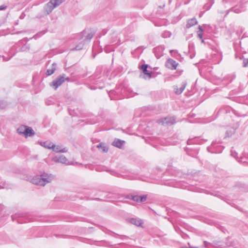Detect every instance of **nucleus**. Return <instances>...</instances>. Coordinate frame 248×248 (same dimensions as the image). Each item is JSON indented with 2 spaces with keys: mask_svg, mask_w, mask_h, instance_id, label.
Segmentation results:
<instances>
[{
  "mask_svg": "<svg viewBox=\"0 0 248 248\" xmlns=\"http://www.w3.org/2000/svg\"><path fill=\"white\" fill-rule=\"evenodd\" d=\"M64 0H51L45 6L44 10L47 14L50 13L57 6L60 5Z\"/></svg>",
  "mask_w": 248,
  "mask_h": 248,
  "instance_id": "4",
  "label": "nucleus"
},
{
  "mask_svg": "<svg viewBox=\"0 0 248 248\" xmlns=\"http://www.w3.org/2000/svg\"><path fill=\"white\" fill-rule=\"evenodd\" d=\"M147 199V195H134L133 197H131V200L137 202H145Z\"/></svg>",
  "mask_w": 248,
  "mask_h": 248,
  "instance_id": "12",
  "label": "nucleus"
},
{
  "mask_svg": "<svg viewBox=\"0 0 248 248\" xmlns=\"http://www.w3.org/2000/svg\"><path fill=\"white\" fill-rule=\"evenodd\" d=\"M139 67L141 70L142 72V73H141L140 75V78L145 79H149L151 78L152 72L151 71L148 70V68H150V70H151L152 68L149 65L147 64H143L140 66H139Z\"/></svg>",
  "mask_w": 248,
  "mask_h": 248,
  "instance_id": "5",
  "label": "nucleus"
},
{
  "mask_svg": "<svg viewBox=\"0 0 248 248\" xmlns=\"http://www.w3.org/2000/svg\"><path fill=\"white\" fill-rule=\"evenodd\" d=\"M23 32V31H21L17 32V33H20V32Z\"/></svg>",
  "mask_w": 248,
  "mask_h": 248,
  "instance_id": "45",
  "label": "nucleus"
},
{
  "mask_svg": "<svg viewBox=\"0 0 248 248\" xmlns=\"http://www.w3.org/2000/svg\"><path fill=\"white\" fill-rule=\"evenodd\" d=\"M173 52H176V50H170V53H171V54H172Z\"/></svg>",
  "mask_w": 248,
  "mask_h": 248,
  "instance_id": "39",
  "label": "nucleus"
},
{
  "mask_svg": "<svg viewBox=\"0 0 248 248\" xmlns=\"http://www.w3.org/2000/svg\"><path fill=\"white\" fill-rule=\"evenodd\" d=\"M110 173H111V174H112V175H114L115 172H114V171H111L110 172Z\"/></svg>",
  "mask_w": 248,
  "mask_h": 248,
  "instance_id": "41",
  "label": "nucleus"
},
{
  "mask_svg": "<svg viewBox=\"0 0 248 248\" xmlns=\"http://www.w3.org/2000/svg\"><path fill=\"white\" fill-rule=\"evenodd\" d=\"M6 5H2L0 6V10H5L7 8Z\"/></svg>",
  "mask_w": 248,
  "mask_h": 248,
  "instance_id": "32",
  "label": "nucleus"
},
{
  "mask_svg": "<svg viewBox=\"0 0 248 248\" xmlns=\"http://www.w3.org/2000/svg\"><path fill=\"white\" fill-rule=\"evenodd\" d=\"M178 63L172 59H169L166 62V66L171 70L176 69Z\"/></svg>",
  "mask_w": 248,
  "mask_h": 248,
  "instance_id": "8",
  "label": "nucleus"
},
{
  "mask_svg": "<svg viewBox=\"0 0 248 248\" xmlns=\"http://www.w3.org/2000/svg\"><path fill=\"white\" fill-rule=\"evenodd\" d=\"M198 36L202 40V32H198Z\"/></svg>",
  "mask_w": 248,
  "mask_h": 248,
  "instance_id": "33",
  "label": "nucleus"
},
{
  "mask_svg": "<svg viewBox=\"0 0 248 248\" xmlns=\"http://www.w3.org/2000/svg\"><path fill=\"white\" fill-rule=\"evenodd\" d=\"M52 150L57 153H65L67 151L66 148H62L61 145H55L54 144H53Z\"/></svg>",
  "mask_w": 248,
  "mask_h": 248,
  "instance_id": "11",
  "label": "nucleus"
},
{
  "mask_svg": "<svg viewBox=\"0 0 248 248\" xmlns=\"http://www.w3.org/2000/svg\"><path fill=\"white\" fill-rule=\"evenodd\" d=\"M52 160L56 163L68 164L67 159L63 155L56 156L53 158Z\"/></svg>",
  "mask_w": 248,
  "mask_h": 248,
  "instance_id": "7",
  "label": "nucleus"
},
{
  "mask_svg": "<svg viewBox=\"0 0 248 248\" xmlns=\"http://www.w3.org/2000/svg\"><path fill=\"white\" fill-rule=\"evenodd\" d=\"M124 141L119 139H115L112 142V145L119 148H121L124 143Z\"/></svg>",
  "mask_w": 248,
  "mask_h": 248,
  "instance_id": "14",
  "label": "nucleus"
},
{
  "mask_svg": "<svg viewBox=\"0 0 248 248\" xmlns=\"http://www.w3.org/2000/svg\"><path fill=\"white\" fill-rule=\"evenodd\" d=\"M70 78L66 77L64 74H62L59 76L55 80L50 83V86L56 90L59 86H60L65 81H69Z\"/></svg>",
  "mask_w": 248,
  "mask_h": 248,
  "instance_id": "3",
  "label": "nucleus"
},
{
  "mask_svg": "<svg viewBox=\"0 0 248 248\" xmlns=\"http://www.w3.org/2000/svg\"><path fill=\"white\" fill-rule=\"evenodd\" d=\"M198 29H199L198 32H202L203 30H202V27L201 26H199Z\"/></svg>",
  "mask_w": 248,
  "mask_h": 248,
  "instance_id": "36",
  "label": "nucleus"
},
{
  "mask_svg": "<svg viewBox=\"0 0 248 248\" xmlns=\"http://www.w3.org/2000/svg\"><path fill=\"white\" fill-rule=\"evenodd\" d=\"M40 145L46 148L52 149V147L53 146V144L51 142L49 141H46L45 142H39Z\"/></svg>",
  "mask_w": 248,
  "mask_h": 248,
  "instance_id": "19",
  "label": "nucleus"
},
{
  "mask_svg": "<svg viewBox=\"0 0 248 248\" xmlns=\"http://www.w3.org/2000/svg\"><path fill=\"white\" fill-rule=\"evenodd\" d=\"M14 46H13V47L11 48V50H12L14 49Z\"/></svg>",
  "mask_w": 248,
  "mask_h": 248,
  "instance_id": "44",
  "label": "nucleus"
},
{
  "mask_svg": "<svg viewBox=\"0 0 248 248\" xmlns=\"http://www.w3.org/2000/svg\"><path fill=\"white\" fill-rule=\"evenodd\" d=\"M96 33V31L93 29H87L83 30L79 34L80 39L83 40L87 43H89Z\"/></svg>",
  "mask_w": 248,
  "mask_h": 248,
  "instance_id": "2",
  "label": "nucleus"
},
{
  "mask_svg": "<svg viewBox=\"0 0 248 248\" xmlns=\"http://www.w3.org/2000/svg\"><path fill=\"white\" fill-rule=\"evenodd\" d=\"M133 196L134 195H128L126 196L125 199H131V197H133Z\"/></svg>",
  "mask_w": 248,
  "mask_h": 248,
  "instance_id": "34",
  "label": "nucleus"
},
{
  "mask_svg": "<svg viewBox=\"0 0 248 248\" xmlns=\"http://www.w3.org/2000/svg\"><path fill=\"white\" fill-rule=\"evenodd\" d=\"M57 64L55 62H53L52 64L51 68L47 70L46 74L47 76H50L53 74L56 69Z\"/></svg>",
  "mask_w": 248,
  "mask_h": 248,
  "instance_id": "18",
  "label": "nucleus"
},
{
  "mask_svg": "<svg viewBox=\"0 0 248 248\" xmlns=\"http://www.w3.org/2000/svg\"><path fill=\"white\" fill-rule=\"evenodd\" d=\"M237 153L235 151H233L232 150L231 151V155L234 158L236 157Z\"/></svg>",
  "mask_w": 248,
  "mask_h": 248,
  "instance_id": "31",
  "label": "nucleus"
},
{
  "mask_svg": "<svg viewBox=\"0 0 248 248\" xmlns=\"http://www.w3.org/2000/svg\"><path fill=\"white\" fill-rule=\"evenodd\" d=\"M235 133V129L232 127H230L227 130L226 132V137H230Z\"/></svg>",
  "mask_w": 248,
  "mask_h": 248,
  "instance_id": "21",
  "label": "nucleus"
},
{
  "mask_svg": "<svg viewBox=\"0 0 248 248\" xmlns=\"http://www.w3.org/2000/svg\"><path fill=\"white\" fill-rule=\"evenodd\" d=\"M53 178L51 174L44 173L40 176H36L31 179V183L33 184L44 186L46 184L51 182Z\"/></svg>",
  "mask_w": 248,
  "mask_h": 248,
  "instance_id": "1",
  "label": "nucleus"
},
{
  "mask_svg": "<svg viewBox=\"0 0 248 248\" xmlns=\"http://www.w3.org/2000/svg\"><path fill=\"white\" fill-rule=\"evenodd\" d=\"M171 33L170 31H166L162 34V36L164 38L170 37Z\"/></svg>",
  "mask_w": 248,
  "mask_h": 248,
  "instance_id": "27",
  "label": "nucleus"
},
{
  "mask_svg": "<svg viewBox=\"0 0 248 248\" xmlns=\"http://www.w3.org/2000/svg\"><path fill=\"white\" fill-rule=\"evenodd\" d=\"M156 122L163 125H170L175 123L174 117H167L157 120Z\"/></svg>",
  "mask_w": 248,
  "mask_h": 248,
  "instance_id": "6",
  "label": "nucleus"
},
{
  "mask_svg": "<svg viewBox=\"0 0 248 248\" xmlns=\"http://www.w3.org/2000/svg\"><path fill=\"white\" fill-rule=\"evenodd\" d=\"M187 85V82L186 81H184L182 83L181 86L180 88H178L177 86L174 87V93L176 94H180L182 93L183 91L185 90L186 86Z\"/></svg>",
  "mask_w": 248,
  "mask_h": 248,
  "instance_id": "9",
  "label": "nucleus"
},
{
  "mask_svg": "<svg viewBox=\"0 0 248 248\" xmlns=\"http://www.w3.org/2000/svg\"><path fill=\"white\" fill-rule=\"evenodd\" d=\"M96 200H100V199H99V198L96 199Z\"/></svg>",
  "mask_w": 248,
  "mask_h": 248,
  "instance_id": "46",
  "label": "nucleus"
},
{
  "mask_svg": "<svg viewBox=\"0 0 248 248\" xmlns=\"http://www.w3.org/2000/svg\"><path fill=\"white\" fill-rule=\"evenodd\" d=\"M16 54V52H15L13 55H12L8 59L6 58L5 57H3V61H7L9 60H10L11 58H12Z\"/></svg>",
  "mask_w": 248,
  "mask_h": 248,
  "instance_id": "29",
  "label": "nucleus"
},
{
  "mask_svg": "<svg viewBox=\"0 0 248 248\" xmlns=\"http://www.w3.org/2000/svg\"><path fill=\"white\" fill-rule=\"evenodd\" d=\"M87 43L83 40H80V42L76 45V47L72 49L73 50H80L83 49L84 46Z\"/></svg>",
  "mask_w": 248,
  "mask_h": 248,
  "instance_id": "15",
  "label": "nucleus"
},
{
  "mask_svg": "<svg viewBox=\"0 0 248 248\" xmlns=\"http://www.w3.org/2000/svg\"><path fill=\"white\" fill-rule=\"evenodd\" d=\"M202 42L204 44H207L208 42L205 41V39H202Z\"/></svg>",
  "mask_w": 248,
  "mask_h": 248,
  "instance_id": "37",
  "label": "nucleus"
},
{
  "mask_svg": "<svg viewBox=\"0 0 248 248\" xmlns=\"http://www.w3.org/2000/svg\"><path fill=\"white\" fill-rule=\"evenodd\" d=\"M24 18V16L23 15H21L20 16V18L21 19H22Z\"/></svg>",
  "mask_w": 248,
  "mask_h": 248,
  "instance_id": "40",
  "label": "nucleus"
},
{
  "mask_svg": "<svg viewBox=\"0 0 248 248\" xmlns=\"http://www.w3.org/2000/svg\"><path fill=\"white\" fill-rule=\"evenodd\" d=\"M203 243H204V246L205 248H207L208 245L209 244H210V243L207 241H204Z\"/></svg>",
  "mask_w": 248,
  "mask_h": 248,
  "instance_id": "35",
  "label": "nucleus"
},
{
  "mask_svg": "<svg viewBox=\"0 0 248 248\" xmlns=\"http://www.w3.org/2000/svg\"><path fill=\"white\" fill-rule=\"evenodd\" d=\"M26 126L21 125L17 129V130H16L17 132L19 135H23L24 136L25 133L24 131L26 130Z\"/></svg>",
  "mask_w": 248,
  "mask_h": 248,
  "instance_id": "22",
  "label": "nucleus"
},
{
  "mask_svg": "<svg viewBox=\"0 0 248 248\" xmlns=\"http://www.w3.org/2000/svg\"><path fill=\"white\" fill-rule=\"evenodd\" d=\"M244 66H248V59L244 60Z\"/></svg>",
  "mask_w": 248,
  "mask_h": 248,
  "instance_id": "30",
  "label": "nucleus"
},
{
  "mask_svg": "<svg viewBox=\"0 0 248 248\" xmlns=\"http://www.w3.org/2000/svg\"><path fill=\"white\" fill-rule=\"evenodd\" d=\"M182 248H189V247H187L186 246H183Z\"/></svg>",
  "mask_w": 248,
  "mask_h": 248,
  "instance_id": "43",
  "label": "nucleus"
},
{
  "mask_svg": "<svg viewBox=\"0 0 248 248\" xmlns=\"http://www.w3.org/2000/svg\"><path fill=\"white\" fill-rule=\"evenodd\" d=\"M130 222L137 226H140L142 224V222L140 219L134 218L130 219Z\"/></svg>",
  "mask_w": 248,
  "mask_h": 248,
  "instance_id": "20",
  "label": "nucleus"
},
{
  "mask_svg": "<svg viewBox=\"0 0 248 248\" xmlns=\"http://www.w3.org/2000/svg\"><path fill=\"white\" fill-rule=\"evenodd\" d=\"M97 147L98 149L102 150V152L104 153H106L108 151V149L105 146V144L103 143L98 144L97 145Z\"/></svg>",
  "mask_w": 248,
  "mask_h": 248,
  "instance_id": "23",
  "label": "nucleus"
},
{
  "mask_svg": "<svg viewBox=\"0 0 248 248\" xmlns=\"http://www.w3.org/2000/svg\"><path fill=\"white\" fill-rule=\"evenodd\" d=\"M189 248H198V247H191V246H190V247H189Z\"/></svg>",
  "mask_w": 248,
  "mask_h": 248,
  "instance_id": "42",
  "label": "nucleus"
},
{
  "mask_svg": "<svg viewBox=\"0 0 248 248\" xmlns=\"http://www.w3.org/2000/svg\"><path fill=\"white\" fill-rule=\"evenodd\" d=\"M214 3V0H209V2L205 5V7L209 9Z\"/></svg>",
  "mask_w": 248,
  "mask_h": 248,
  "instance_id": "26",
  "label": "nucleus"
},
{
  "mask_svg": "<svg viewBox=\"0 0 248 248\" xmlns=\"http://www.w3.org/2000/svg\"><path fill=\"white\" fill-rule=\"evenodd\" d=\"M7 105V103L4 101H0V109H2L5 108Z\"/></svg>",
  "mask_w": 248,
  "mask_h": 248,
  "instance_id": "25",
  "label": "nucleus"
},
{
  "mask_svg": "<svg viewBox=\"0 0 248 248\" xmlns=\"http://www.w3.org/2000/svg\"><path fill=\"white\" fill-rule=\"evenodd\" d=\"M244 7V3L241 1L239 5H236L232 7L230 11H232L235 13L238 14L242 11V9Z\"/></svg>",
  "mask_w": 248,
  "mask_h": 248,
  "instance_id": "10",
  "label": "nucleus"
},
{
  "mask_svg": "<svg viewBox=\"0 0 248 248\" xmlns=\"http://www.w3.org/2000/svg\"><path fill=\"white\" fill-rule=\"evenodd\" d=\"M24 132H25L24 135L25 138L32 137L35 135V132L32 128L27 126H26V130Z\"/></svg>",
  "mask_w": 248,
  "mask_h": 248,
  "instance_id": "13",
  "label": "nucleus"
},
{
  "mask_svg": "<svg viewBox=\"0 0 248 248\" xmlns=\"http://www.w3.org/2000/svg\"><path fill=\"white\" fill-rule=\"evenodd\" d=\"M162 51L163 48L162 47H156L154 49V52L157 59L161 56Z\"/></svg>",
  "mask_w": 248,
  "mask_h": 248,
  "instance_id": "16",
  "label": "nucleus"
},
{
  "mask_svg": "<svg viewBox=\"0 0 248 248\" xmlns=\"http://www.w3.org/2000/svg\"><path fill=\"white\" fill-rule=\"evenodd\" d=\"M222 1L223 3H226L229 2V0H222Z\"/></svg>",
  "mask_w": 248,
  "mask_h": 248,
  "instance_id": "38",
  "label": "nucleus"
},
{
  "mask_svg": "<svg viewBox=\"0 0 248 248\" xmlns=\"http://www.w3.org/2000/svg\"><path fill=\"white\" fill-rule=\"evenodd\" d=\"M11 187V185L5 182L0 183V189H2V188L8 189V188H10Z\"/></svg>",
  "mask_w": 248,
  "mask_h": 248,
  "instance_id": "24",
  "label": "nucleus"
},
{
  "mask_svg": "<svg viewBox=\"0 0 248 248\" xmlns=\"http://www.w3.org/2000/svg\"><path fill=\"white\" fill-rule=\"evenodd\" d=\"M29 47L28 46L25 45L21 47L20 51H26L27 50H29Z\"/></svg>",
  "mask_w": 248,
  "mask_h": 248,
  "instance_id": "28",
  "label": "nucleus"
},
{
  "mask_svg": "<svg viewBox=\"0 0 248 248\" xmlns=\"http://www.w3.org/2000/svg\"><path fill=\"white\" fill-rule=\"evenodd\" d=\"M198 24V21L195 18L189 19L186 23V26L187 28H189Z\"/></svg>",
  "mask_w": 248,
  "mask_h": 248,
  "instance_id": "17",
  "label": "nucleus"
}]
</instances>
